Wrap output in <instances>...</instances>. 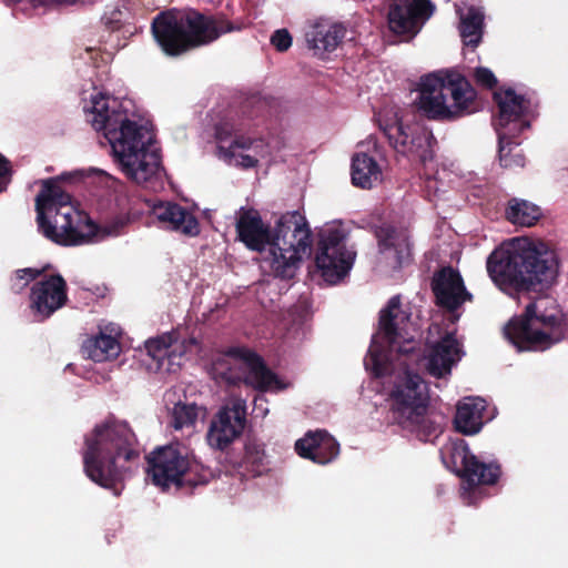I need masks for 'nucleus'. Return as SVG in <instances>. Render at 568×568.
<instances>
[{
  "instance_id": "nucleus-1",
  "label": "nucleus",
  "mask_w": 568,
  "mask_h": 568,
  "mask_svg": "<svg viewBox=\"0 0 568 568\" xmlns=\"http://www.w3.org/2000/svg\"><path fill=\"white\" fill-rule=\"evenodd\" d=\"M90 113L89 121L93 129L103 132L129 179L141 184L158 173L161 158L158 152L148 151L144 141L146 131L143 125L129 119L123 102L100 94L92 99Z\"/></svg>"
},
{
  "instance_id": "nucleus-2",
  "label": "nucleus",
  "mask_w": 568,
  "mask_h": 568,
  "mask_svg": "<svg viewBox=\"0 0 568 568\" xmlns=\"http://www.w3.org/2000/svg\"><path fill=\"white\" fill-rule=\"evenodd\" d=\"M82 457L85 475L119 496V485L140 459L139 440L128 422L111 415L84 436Z\"/></svg>"
},
{
  "instance_id": "nucleus-3",
  "label": "nucleus",
  "mask_w": 568,
  "mask_h": 568,
  "mask_svg": "<svg viewBox=\"0 0 568 568\" xmlns=\"http://www.w3.org/2000/svg\"><path fill=\"white\" fill-rule=\"evenodd\" d=\"M487 272L501 291L542 290L555 281L558 262L544 243L513 239L495 248L487 258Z\"/></svg>"
},
{
  "instance_id": "nucleus-4",
  "label": "nucleus",
  "mask_w": 568,
  "mask_h": 568,
  "mask_svg": "<svg viewBox=\"0 0 568 568\" xmlns=\"http://www.w3.org/2000/svg\"><path fill=\"white\" fill-rule=\"evenodd\" d=\"M37 221L42 234L55 244L70 246L118 236L125 226L123 220L100 227L71 205V195L55 180H47L37 196Z\"/></svg>"
},
{
  "instance_id": "nucleus-5",
  "label": "nucleus",
  "mask_w": 568,
  "mask_h": 568,
  "mask_svg": "<svg viewBox=\"0 0 568 568\" xmlns=\"http://www.w3.org/2000/svg\"><path fill=\"white\" fill-rule=\"evenodd\" d=\"M236 29L224 14H204L196 9L161 11L151 23L158 47L170 58L211 44Z\"/></svg>"
},
{
  "instance_id": "nucleus-6",
  "label": "nucleus",
  "mask_w": 568,
  "mask_h": 568,
  "mask_svg": "<svg viewBox=\"0 0 568 568\" xmlns=\"http://www.w3.org/2000/svg\"><path fill=\"white\" fill-rule=\"evenodd\" d=\"M393 419L415 433L423 442H430L443 433L444 415L429 410L428 387L423 377L405 371L390 394Z\"/></svg>"
},
{
  "instance_id": "nucleus-7",
  "label": "nucleus",
  "mask_w": 568,
  "mask_h": 568,
  "mask_svg": "<svg viewBox=\"0 0 568 568\" xmlns=\"http://www.w3.org/2000/svg\"><path fill=\"white\" fill-rule=\"evenodd\" d=\"M477 93L460 73L428 74L420 80L418 109L432 120L453 121L475 111Z\"/></svg>"
},
{
  "instance_id": "nucleus-8",
  "label": "nucleus",
  "mask_w": 568,
  "mask_h": 568,
  "mask_svg": "<svg viewBox=\"0 0 568 568\" xmlns=\"http://www.w3.org/2000/svg\"><path fill=\"white\" fill-rule=\"evenodd\" d=\"M409 314L402 308L400 296H392L386 306L379 311L377 332L365 357V367L374 377H384L392 368L390 355H410L419 351L413 337L405 336V323Z\"/></svg>"
},
{
  "instance_id": "nucleus-9",
  "label": "nucleus",
  "mask_w": 568,
  "mask_h": 568,
  "mask_svg": "<svg viewBox=\"0 0 568 568\" xmlns=\"http://www.w3.org/2000/svg\"><path fill=\"white\" fill-rule=\"evenodd\" d=\"M494 101L498 106V115L493 124L498 138L499 164L505 169L524 168L526 158L516 139L530 128V122L524 119L529 112L530 102L511 88L495 92Z\"/></svg>"
},
{
  "instance_id": "nucleus-10",
  "label": "nucleus",
  "mask_w": 568,
  "mask_h": 568,
  "mask_svg": "<svg viewBox=\"0 0 568 568\" xmlns=\"http://www.w3.org/2000/svg\"><path fill=\"white\" fill-rule=\"evenodd\" d=\"M505 336L519 351L542 352L560 342L564 333L558 315L546 314L539 302H531L508 322Z\"/></svg>"
},
{
  "instance_id": "nucleus-11",
  "label": "nucleus",
  "mask_w": 568,
  "mask_h": 568,
  "mask_svg": "<svg viewBox=\"0 0 568 568\" xmlns=\"http://www.w3.org/2000/svg\"><path fill=\"white\" fill-rule=\"evenodd\" d=\"M148 476L152 483L166 490L171 485L178 488L187 485L196 487L205 485L212 477V471L191 460L179 446L160 447L148 456Z\"/></svg>"
},
{
  "instance_id": "nucleus-12",
  "label": "nucleus",
  "mask_w": 568,
  "mask_h": 568,
  "mask_svg": "<svg viewBox=\"0 0 568 568\" xmlns=\"http://www.w3.org/2000/svg\"><path fill=\"white\" fill-rule=\"evenodd\" d=\"M379 129L397 153L422 164L433 161L437 141L427 128L405 124L395 113L392 119L379 120Z\"/></svg>"
},
{
  "instance_id": "nucleus-13",
  "label": "nucleus",
  "mask_w": 568,
  "mask_h": 568,
  "mask_svg": "<svg viewBox=\"0 0 568 568\" xmlns=\"http://www.w3.org/2000/svg\"><path fill=\"white\" fill-rule=\"evenodd\" d=\"M345 240L344 231L335 226L317 233L315 266L329 285L342 282L353 267L356 253L347 248Z\"/></svg>"
},
{
  "instance_id": "nucleus-14",
  "label": "nucleus",
  "mask_w": 568,
  "mask_h": 568,
  "mask_svg": "<svg viewBox=\"0 0 568 568\" xmlns=\"http://www.w3.org/2000/svg\"><path fill=\"white\" fill-rule=\"evenodd\" d=\"M267 113V103L257 95L243 100L240 104L237 116L225 118L215 125V139L219 150L225 158L235 156V150H246L252 145V139L244 135L252 126L251 121L263 118Z\"/></svg>"
},
{
  "instance_id": "nucleus-15",
  "label": "nucleus",
  "mask_w": 568,
  "mask_h": 568,
  "mask_svg": "<svg viewBox=\"0 0 568 568\" xmlns=\"http://www.w3.org/2000/svg\"><path fill=\"white\" fill-rule=\"evenodd\" d=\"M239 240L251 251L262 253L268 247L270 266L280 280L284 278V248L278 245L280 233L265 224L256 210H243L236 221Z\"/></svg>"
},
{
  "instance_id": "nucleus-16",
  "label": "nucleus",
  "mask_w": 568,
  "mask_h": 568,
  "mask_svg": "<svg viewBox=\"0 0 568 568\" xmlns=\"http://www.w3.org/2000/svg\"><path fill=\"white\" fill-rule=\"evenodd\" d=\"M246 425V404L242 398H233L213 416L206 434L210 447L227 453Z\"/></svg>"
},
{
  "instance_id": "nucleus-17",
  "label": "nucleus",
  "mask_w": 568,
  "mask_h": 568,
  "mask_svg": "<svg viewBox=\"0 0 568 568\" xmlns=\"http://www.w3.org/2000/svg\"><path fill=\"white\" fill-rule=\"evenodd\" d=\"M433 12L430 0H390L387 27L393 34L409 41L417 36Z\"/></svg>"
},
{
  "instance_id": "nucleus-18",
  "label": "nucleus",
  "mask_w": 568,
  "mask_h": 568,
  "mask_svg": "<svg viewBox=\"0 0 568 568\" xmlns=\"http://www.w3.org/2000/svg\"><path fill=\"white\" fill-rule=\"evenodd\" d=\"M227 354L242 364L244 376L241 378V384L261 392L284 388V383L255 351L245 346H231L227 348Z\"/></svg>"
},
{
  "instance_id": "nucleus-19",
  "label": "nucleus",
  "mask_w": 568,
  "mask_h": 568,
  "mask_svg": "<svg viewBox=\"0 0 568 568\" xmlns=\"http://www.w3.org/2000/svg\"><path fill=\"white\" fill-rule=\"evenodd\" d=\"M436 304L448 312L457 311L473 295L466 290L460 273L452 266L442 267L432 280Z\"/></svg>"
},
{
  "instance_id": "nucleus-20",
  "label": "nucleus",
  "mask_w": 568,
  "mask_h": 568,
  "mask_svg": "<svg viewBox=\"0 0 568 568\" xmlns=\"http://www.w3.org/2000/svg\"><path fill=\"white\" fill-rule=\"evenodd\" d=\"M346 33L344 23L331 19H318L308 27L305 40L314 57L329 60L344 42Z\"/></svg>"
},
{
  "instance_id": "nucleus-21",
  "label": "nucleus",
  "mask_w": 568,
  "mask_h": 568,
  "mask_svg": "<svg viewBox=\"0 0 568 568\" xmlns=\"http://www.w3.org/2000/svg\"><path fill=\"white\" fill-rule=\"evenodd\" d=\"M30 301L31 308L41 316V320L50 317L68 301L67 282L60 274H52L36 282L31 287Z\"/></svg>"
},
{
  "instance_id": "nucleus-22",
  "label": "nucleus",
  "mask_w": 568,
  "mask_h": 568,
  "mask_svg": "<svg viewBox=\"0 0 568 568\" xmlns=\"http://www.w3.org/2000/svg\"><path fill=\"white\" fill-rule=\"evenodd\" d=\"M224 462L233 473L245 479L262 476L270 470L264 444L255 438L245 440L241 455L227 452Z\"/></svg>"
},
{
  "instance_id": "nucleus-23",
  "label": "nucleus",
  "mask_w": 568,
  "mask_h": 568,
  "mask_svg": "<svg viewBox=\"0 0 568 568\" xmlns=\"http://www.w3.org/2000/svg\"><path fill=\"white\" fill-rule=\"evenodd\" d=\"M296 454L317 465H328L339 455V443L325 429L308 430L295 442Z\"/></svg>"
},
{
  "instance_id": "nucleus-24",
  "label": "nucleus",
  "mask_w": 568,
  "mask_h": 568,
  "mask_svg": "<svg viewBox=\"0 0 568 568\" xmlns=\"http://www.w3.org/2000/svg\"><path fill=\"white\" fill-rule=\"evenodd\" d=\"M287 231H292L293 241L290 243V250L293 253L286 257V273L291 267L296 266L304 256H310L312 253V231L300 206L292 211H286Z\"/></svg>"
},
{
  "instance_id": "nucleus-25",
  "label": "nucleus",
  "mask_w": 568,
  "mask_h": 568,
  "mask_svg": "<svg viewBox=\"0 0 568 568\" xmlns=\"http://www.w3.org/2000/svg\"><path fill=\"white\" fill-rule=\"evenodd\" d=\"M152 215L162 227L180 232L187 236L200 233V224L194 214L174 202H159L152 207Z\"/></svg>"
},
{
  "instance_id": "nucleus-26",
  "label": "nucleus",
  "mask_w": 568,
  "mask_h": 568,
  "mask_svg": "<svg viewBox=\"0 0 568 568\" xmlns=\"http://www.w3.org/2000/svg\"><path fill=\"white\" fill-rule=\"evenodd\" d=\"M462 453V468L458 475L469 488L479 485H495L498 481L501 475L499 464L483 463L468 448H464Z\"/></svg>"
},
{
  "instance_id": "nucleus-27",
  "label": "nucleus",
  "mask_w": 568,
  "mask_h": 568,
  "mask_svg": "<svg viewBox=\"0 0 568 568\" xmlns=\"http://www.w3.org/2000/svg\"><path fill=\"white\" fill-rule=\"evenodd\" d=\"M459 344L453 334L447 333L432 348L428 357V373L442 378L452 372L453 365L459 359Z\"/></svg>"
},
{
  "instance_id": "nucleus-28",
  "label": "nucleus",
  "mask_w": 568,
  "mask_h": 568,
  "mask_svg": "<svg viewBox=\"0 0 568 568\" xmlns=\"http://www.w3.org/2000/svg\"><path fill=\"white\" fill-rule=\"evenodd\" d=\"M485 407V402L476 397H468L459 403L454 418L456 430L467 436L477 434L484 425Z\"/></svg>"
},
{
  "instance_id": "nucleus-29",
  "label": "nucleus",
  "mask_w": 568,
  "mask_h": 568,
  "mask_svg": "<svg viewBox=\"0 0 568 568\" xmlns=\"http://www.w3.org/2000/svg\"><path fill=\"white\" fill-rule=\"evenodd\" d=\"M351 178L354 186L368 190L382 180V170L372 155L355 153L352 158Z\"/></svg>"
},
{
  "instance_id": "nucleus-30",
  "label": "nucleus",
  "mask_w": 568,
  "mask_h": 568,
  "mask_svg": "<svg viewBox=\"0 0 568 568\" xmlns=\"http://www.w3.org/2000/svg\"><path fill=\"white\" fill-rule=\"evenodd\" d=\"M374 234L377 239L379 251L385 252L390 248L394 250L396 264L402 266L405 256L409 254L407 239L403 236L395 226L388 223H382L375 226Z\"/></svg>"
},
{
  "instance_id": "nucleus-31",
  "label": "nucleus",
  "mask_w": 568,
  "mask_h": 568,
  "mask_svg": "<svg viewBox=\"0 0 568 568\" xmlns=\"http://www.w3.org/2000/svg\"><path fill=\"white\" fill-rule=\"evenodd\" d=\"M211 374L217 383L230 386L240 385L244 376L242 364L227 354V348L212 362Z\"/></svg>"
},
{
  "instance_id": "nucleus-32",
  "label": "nucleus",
  "mask_w": 568,
  "mask_h": 568,
  "mask_svg": "<svg viewBox=\"0 0 568 568\" xmlns=\"http://www.w3.org/2000/svg\"><path fill=\"white\" fill-rule=\"evenodd\" d=\"M310 318V303L301 300L286 310V341L301 342L306 335V322Z\"/></svg>"
},
{
  "instance_id": "nucleus-33",
  "label": "nucleus",
  "mask_w": 568,
  "mask_h": 568,
  "mask_svg": "<svg viewBox=\"0 0 568 568\" xmlns=\"http://www.w3.org/2000/svg\"><path fill=\"white\" fill-rule=\"evenodd\" d=\"M483 27L484 13L480 9L470 7L465 13L460 14L459 32L466 45L475 48L479 44Z\"/></svg>"
},
{
  "instance_id": "nucleus-34",
  "label": "nucleus",
  "mask_w": 568,
  "mask_h": 568,
  "mask_svg": "<svg viewBox=\"0 0 568 568\" xmlns=\"http://www.w3.org/2000/svg\"><path fill=\"white\" fill-rule=\"evenodd\" d=\"M540 216V207L526 200L511 199L508 202L506 219L513 224L532 226Z\"/></svg>"
},
{
  "instance_id": "nucleus-35",
  "label": "nucleus",
  "mask_w": 568,
  "mask_h": 568,
  "mask_svg": "<svg viewBox=\"0 0 568 568\" xmlns=\"http://www.w3.org/2000/svg\"><path fill=\"white\" fill-rule=\"evenodd\" d=\"M84 349L89 358L101 363L116 356L120 351V345L113 336L100 333L85 343Z\"/></svg>"
},
{
  "instance_id": "nucleus-36",
  "label": "nucleus",
  "mask_w": 568,
  "mask_h": 568,
  "mask_svg": "<svg viewBox=\"0 0 568 568\" xmlns=\"http://www.w3.org/2000/svg\"><path fill=\"white\" fill-rule=\"evenodd\" d=\"M197 407L195 404H175L172 413V425L175 429L194 426L197 419Z\"/></svg>"
},
{
  "instance_id": "nucleus-37",
  "label": "nucleus",
  "mask_w": 568,
  "mask_h": 568,
  "mask_svg": "<svg viewBox=\"0 0 568 568\" xmlns=\"http://www.w3.org/2000/svg\"><path fill=\"white\" fill-rule=\"evenodd\" d=\"M175 342L172 334H164L162 336L150 338L145 343L148 354L155 361H162L164 357L171 358L170 347Z\"/></svg>"
},
{
  "instance_id": "nucleus-38",
  "label": "nucleus",
  "mask_w": 568,
  "mask_h": 568,
  "mask_svg": "<svg viewBox=\"0 0 568 568\" xmlns=\"http://www.w3.org/2000/svg\"><path fill=\"white\" fill-rule=\"evenodd\" d=\"M474 78L476 83L485 89H494L497 85V79L495 74L487 68H476Z\"/></svg>"
},
{
  "instance_id": "nucleus-39",
  "label": "nucleus",
  "mask_w": 568,
  "mask_h": 568,
  "mask_svg": "<svg viewBox=\"0 0 568 568\" xmlns=\"http://www.w3.org/2000/svg\"><path fill=\"white\" fill-rule=\"evenodd\" d=\"M41 273H42L41 270L28 267V268H23V270H18L17 277L19 280H24L26 281L24 284H28L30 281H33L38 276H40Z\"/></svg>"
},
{
  "instance_id": "nucleus-40",
  "label": "nucleus",
  "mask_w": 568,
  "mask_h": 568,
  "mask_svg": "<svg viewBox=\"0 0 568 568\" xmlns=\"http://www.w3.org/2000/svg\"><path fill=\"white\" fill-rule=\"evenodd\" d=\"M271 44L274 45L278 52H284V28L277 29L272 34Z\"/></svg>"
},
{
  "instance_id": "nucleus-41",
  "label": "nucleus",
  "mask_w": 568,
  "mask_h": 568,
  "mask_svg": "<svg viewBox=\"0 0 568 568\" xmlns=\"http://www.w3.org/2000/svg\"><path fill=\"white\" fill-rule=\"evenodd\" d=\"M10 174V163L9 161L0 154V179Z\"/></svg>"
},
{
  "instance_id": "nucleus-42",
  "label": "nucleus",
  "mask_w": 568,
  "mask_h": 568,
  "mask_svg": "<svg viewBox=\"0 0 568 568\" xmlns=\"http://www.w3.org/2000/svg\"><path fill=\"white\" fill-rule=\"evenodd\" d=\"M241 158H242L241 164L244 168H254L257 163V160L251 155H242Z\"/></svg>"
},
{
  "instance_id": "nucleus-43",
  "label": "nucleus",
  "mask_w": 568,
  "mask_h": 568,
  "mask_svg": "<svg viewBox=\"0 0 568 568\" xmlns=\"http://www.w3.org/2000/svg\"><path fill=\"white\" fill-rule=\"evenodd\" d=\"M292 41H293L292 36L286 30V50L292 45Z\"/></svg>"
},
{
  "instance_id": "nucleus-44",
  "label": "nucleus",
  "mask_w": 568,
  "mask_h": 568,
  "mask_svg": "<svg viewBox=\"0 0 568 568\" xmlns=\"http://www.w3.org/2000/svg\"><path fill=\"white\" fill-rule=\"evenodd\" d=\"M284 225V215H281L276 221V226L281 227Z\"/></svg>"
},
{
  "instance_id": "nucleus-45",
  "label": "nucleus",
  "mask_w": 568,
  "mask_h": 568,
  "mask_svg": "<svg viewBox=\"0 0 568 568\" xmlns=\"http://www.w3.org/2000/svg\"><path fill=\"white\" fill-rule=\"evenodd\" d=\"M71 174H67V173H63L59 176L60 180L62 181H69L71 179Z\"/></svg>"
},
{
  "instance_id": "nucleus-46",
  "label": "nucleus",
  "mask_w": 568,
  "mask_h": 568,
  "mask_svg": "<svg viewBox=\"0 0 568 568\" xmlns=\"http://www.w3.org/2000/svg\"><path fill=\"white\" fill-rule=\"evenodd\" d=\"M296 200L297 202H301V196L298 194H296Z\"/></svg>"
}]
</instances>
